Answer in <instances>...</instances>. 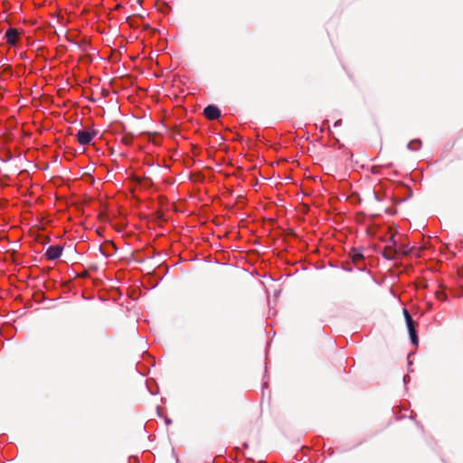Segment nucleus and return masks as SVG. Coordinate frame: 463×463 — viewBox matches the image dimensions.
Here are the masks:
<instances>
[{"mask_svg": "<svg viewBox=\"0 0 463 463\" xmlns=\"http://www.w3.org/2000/svg\"><path fill=\"white\" fill-rule=\"evenodd\" d=\"M95 134L96 133L94 131L80 130L77 133V140L82 146L89 145L93 139Z\"/></svg>", "mask_w": 463, "mask_h": 463, "instance_id": "nucleus-2", "label": "nucleus"}, {"mask_svg": "<svg viewBox=\"0 0 463 463\" xmlns=\"http://www.w3.org/2000/svg\"><path fill=\"white\" fill-rule=\"evenodd\" d=\"M62 250L63 249L60 245L50 246L45 252V257L48 260H55L61 256Z\"/></svg>", "mask_w": 463, "mask_h": 463, "instance_id": "nucleus-3", "label": "nucleus"}, {"mask_svg": "<svg viewBox=\"0 0 463 463\" xmlns=\"http://www.w3.org/2000/svg\"><path fill=\"white\" fill-rule=\"evenodd\" d=\"M403 316L410 334V338L414 345H418L419 340L417 336L416 328L414 326V321L406 308H403Z\"/></svg>", "mask_w": 463, "mask_h": 463, "instance_id": "nucleus-1", "label": "nucleus"}, {"mask_svg": "<svg viewBox=\"0 0 463 463\" xmlns=\"http://www.w3.org/2000/svg\"><path fill=\"white\" fill-rule=\"evenodd\" d=\"M421 146V142L420 140L419 139H414V140H411V142H409L408 144V148L410 150H412V151H417L420 148Z\"/></svg>", "mask_w": 463, "mask_h": 463, "instance_id": "nucleus-6", "label": "nucleus"}, {"mask_svg": "<svg viewBox=\"0 0 463 463\" xmlns=\"http://www.w3.org/2000/svg\"><path fill=\"white\" fill-rule=\"evenodd\" d=\"M19 34L20 33L17 29L9 28L5 34L7 43L12 46H15L19 41Z\"/></svg>", "mask_w": 463, "mask_h": 463, "instance_id": "nucleus-4", "label": "nucleus"}, {"mask_svg": "<svg viewBox=\"0 0 463 463\" xmlns=\"http://www.w3.org/2000/svg\"><path fill=\"white\" fill-rule=\"evenodd\" d=\"M339 123H340V120H339V121H336V122L335 123V127H336V126H338V125H339Z\"/></svg>", "mask_w": 463, "mask_h": 463, "instance_id": "nucleus-7", "label": "nucleus"}, {"mask_svg": "<svg viewBox=\"0 0 463 463\" xmlns=\"http://www.w3.org/2000/svg\"><path fill=\"white\" fill-rule=\"evenodd\" d=\"M203 114L208 119L214 120L221 116V111L217 107L209 105L204 109Z\"/></svg>", "mask_w": 463, "mask_h": 463, "instance_id": "nucleus-5", "label": "nucleus"}]
</instances>
